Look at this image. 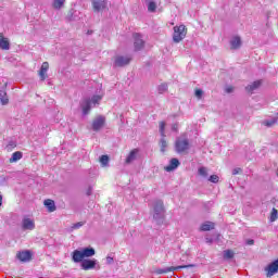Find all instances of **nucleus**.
<instances>
[{
    "label": "nucleus",
    "mask_w": 278,
    "mask_h": 278,
    "mask_svg": "<svg viewBox=\"0 0 278 278\" xmlns=\"http://www.w3.org/2000/svg\"><path fill=\"white\" fill-rule=\"evenodd\" d=\"M100 163L102 164V166H108V164H110V156L108 155H102L100 157Z\"/></svg>",
    "instance_id": "obj_30"
},
{
    "label": "nucleus",
    "mask_w": 278,
    "mask_h": 278,
    "mask_svg": "<svg viewBox=\"0 0 278 278\" xmlns=\"http://www.w3.org/2000/svg\"><path fill=\"white\" fill-rule=\"evenodd\" d=\"M0 101H1L2 105H8V103L10 102L5 90H0Z\"/></svg>",
    "instance_id": "obj_24"
},
{
    "label": "nucleus",
    "mask_w": 278,
    "mask_h": 278,
    "mask_svg": "<svg viewBox=\"0 0 278 278\" xmlns=\"http://www.w3.org/2000/svg\"><path fill=\"white\" fill-rule=\"evenodd\" d=\"M247 244H248L249 247H253V244H255V240L249 239V240H247Z\"/></svg>",
    "instance_id": "obj_43"
},
{
    "label": "nucleus",
    "mask_w": 278,
    "mask_h": 278,
    "mask_svg": "<svg viewBox=\"0 0 278 278\" xmlns=\"http://www.w3.org/2000/svg\"><path fill=\"white\" fill-rule=\"evenodd\" d=\"M153 218L154 220H162L164 218V202L162 200L153 201Z\"/></svg>",
    "instance_id": "obj_3"
},
{
    "label": "nucleus",
    "mask_w": 278,
    "mask_h": 278,
    "mask_svg": "<svg viewBox=\"0 0 278 278\" xmlns=\"http://www.w3.org/2000/svg\"><path fill=\"white\" fill-rule=\"evenodd\" d=\"M177 153H184L190 149V142L188 139L178 138L175 143Z\"/></svg>",
    "instance_id": "obj_4"
},
{
    "label": "nucleus",
    "mask_w": 278,
    "mask_h": 278,
    "mask_svg": "<svg viewBox=\"0 0 278 278\" xmlns=\"http://www.w3.org/2000/svg\"><path fill=\"white\" fill-rule=\"evenodd\" d=\"M232 257H233V251L231 250L224 251V260H232Z\"/></svg>",
    "instance_id": "obj_31"
},
{
    "label": "nucleus",
    "mask_w": 278,
    "mask_h": 278,
    "mask_svg": "<svg viewBox=\"0 0 278 278\" xmlns=\"http://www.w3.org/2000/svg\"><path fill=\"white\" fill-rule=\"evenodd\" d=\"M165 129H166V123L161 122L160 123V134H161L162 138H166Z\"/></svg>",
    "instance_id": "obj_28"
},
{
    "label": "nucleus",
    "mask_w": 278,
    "mask_h": 278,
    "mask_svg": "<svg viewBox=\"0 0 278 278\" xmlns=\"http://www.w3.org/2000/svg\"><path fill=\"white\" fill-rule=\"evenodd\" d=\"M226 92L228 94H231V92H233V87L229 86V87H226Z\"/></svg>",
    "instance_id": "obj_44"
},
{
    "label": "nucleus",
    "mask_w": 278,
    "mask_h": 278,
    "mask_svg": "<svg viewBox=\"0 0 278 278\" xmlns=\"http://www.w3.org/2000/svg\"><path fill=\"white\" fill-rule=\"evenodd\" d=\"M80 266L83 270H92L97 266V260H84Z\"/></svg>",
    "instance_id": "obj_12"
},
{
    "label": "nucleus",
    "mask_w": 278,
    "mask_h": 278,
    "mask_svg": "<svg viewBox=\"0 0 278 278\" xmlns=\"http://www.w3.org/2000/svg\"><path fill=\"white\" fill-rule=\"evenodd\" d=\"M18 160H23V152L21 151H16L12 154L11 159L9 160V162L11 164H14V162H18Z\"/></svg>",
    "instance_id": "obj_23"
},
{
    "label": "nucleus",
    "mask_w": 278,
    "mask_h": 278,
    "mask_svg": "<svg viewBox=\"0 0 278 278\" xmlns=\"http://www.w3.org/2000/svg\"><path fill=\"white\" fill-rule=\"evenodd\" d=\"M195 97H197V99H201L203 97V90L197 89L195 90Z\"/></svg>",
    "instance_id": "obj_39"
},
{
    "label": "nucleus",
    "mask_w": 278,
    "mask_h": 278,
    "mask_svg": "<svg viewBox=\"0 0 278 278\" xmlns=\"http://www.w3.org/2000/svg\"><path fill=\"white\" fill-rule=\"evenodd\" d=\"M3 205V195L0 194V207Z\"/></svg>",
    "instance_id": "obj_47"
},
{
    "label": "nucleus",
    "mask_w": 278,
    "mask_h": 278,
    "mask_svg": "<svg viewBox=\"0 0 278 278\" xmlns=\"http://www.w3.org/2000/svg\"><path fill=\"white\" fill-rule=\"evenodd\" d=\"M266 277H273L278 273V260L265 267Z\"/></svg>",
    "instance_id": "obj_10"
},
{
    "label": "nucleus",
    "mask_w": 278,
    "mask_h": 278,
    "mask_svg": "<svg viewBox=\"0 0 278 278\" xmlns=\"http://www.w3.org/2000/svg\"><path fill=\"white\" fill-rule=\"evenodd\" d=\"M22 229L24 231H34V229H36V223L34 219L25 217L22 220Z\"/></svg>",
    "instance_id": "obj_9"
},
{
    "label": "nucleus",
    "mask_w": 278,
    "mask_h": 278,
    "mask_svg": "<svg viewBox=\"0 0 278 278\" xmlns=\"http://www.w3.org/2000/svg\"><path fill=\"white\" fill-rule=\"evenodd\" d=\"M80 227H84V223L83 222H78V223L74 224L72 226V229H80Z\"/></svg>",
    "instance_id": "obj_38"
},
{
    "label": "nucleus",
    "mask_w": 278,
    "mask_h": 278,
    "mask_svg": "<svg viewBox=\"0 0 278 278\" xmlns=\"http://www.w3.org/2000/svg\"><path fill=\"white\" fill-rule=\"evenodd\" d=\"M64 3H66V0H54L53 2L54 10H62V8H64Z\"/></svg>",
    "instance_id": "obj_26"
},
{
    "label": "nucleus",
    "mask_w": 278,
    "mask_h": 278,
    "mask_svg": "<svg viewBox=\"0 0 278 278\" xmlns=\"http://www.w3.org/2000/svg\"><path fill=\"white\" fill-rule=\"evenodd\" d=\"M262 86V80H255L251 85L245 87L247 92H253L254 90H257Z\"/></svg>",
    "instance_id": "obj_21"
},
{
    "label": "nucleus",
    "mask_w": 278,
    "mask_h": 278,
    "mask_svg": "<svg viewBox=\"0 0 278 278\" xmlns=\"http://www.w3.org/2000/svg\"><path fill=\"white\" fill-rule=\"evenodd\" d=\"M83 253V257H93V255L97 254V251L94 250V248H83L81 250Z\"/></svg>",
    "instance_id": "obj_16"
},
{
    "label": "nucleus",
    "mask_w": 278,
    "mask_h": 278,
    "mask_svg": "<svg viewBox=\"0 0 278 278\" xmlns=\"http://www.w3.org/2000/svg\"><path fill=\"white\" fill-rule=\"evenodd\" d=\"M93 12H103L108 10V0H92Z\"/></svg>",
    "instance_id": "obj_8"
},
{
    "label": "nucleus",
    "mask_w": 278,
    "mask_h": 278,
    "mask_svg": "<svg viewBox=\"0 0 278 278\" xmlns=\"http://www.w3.org/2000/svg\"><path fill=\"white\" fill-rule=\"evenodd\" d=\"M230 46L231 49H240V47H242V39H240V37L235 36L230 39Z\"/></svg>",
    "instance_id": "obj_17"
},
{
    "label": "nucleus",
    "mask_w": 278,
    "mask_h": 278,
    "mask_svg": "<svg viewBox=\"0 0 278 278\" xmlns=\"http://www.w3.org/2000/svg\"><path fill=\"white\" fill-rule=\"evenodd\" d=\"M92 194V189L89 188V190L87 191V195L90 197Z\"/></svg>",
    "instance_id": "obj_46"
},
{
    "label": "nucleus",
    "mask_w": 278,
    "mask_h": 278,
    "mask_svg": "<svg viewBox=\"0 0 278 278\" xmlns=\"http://www.w3.org/2000/svg\"><path fill=\"white\" fill-rule=\"evenodd\" d=\"M136 157H138V149H134L132 151H130V153L126 157V164H131V162H136Z\"/></svg>",
    "instance_id": "obj_20"
},
{
    "label": "nucleus",
    "mask_w": 278,
    "mask_h": 278,
    "mask_svg": "<svg viewBox=\"0 0 278 278\" xmlns=\"http://www.w3.org/2000/svg\"><path fill=\"white\" fill-rule=\"evenodd\" d=\"M43 205L47 207L48 212H55V202L53 200H45Z\"/></svg>",
    "instance_id": "obj_22"
},
{
    "label": "nucleus",
    "mask_w": 278,
    "mask_h": 278,
    "mask_svg": "<svg viewBox=\"0 0 278 278\" xmlns=\"http://www.w3.org/2000/svg\"><path fill=\"white\" fill-rule=\"evenodd\" d=\"M205 242L206 244H213L214 243V239L211 237H205Z\"/></svg>",
    "instance_id": "obj_41"
},
{
    "label": "nucleus",
    "mask_w": 278,
    "mask_h": 278,
    "mask_svg": "<svg viewBox=\"0 0 278 278\" xmlns=\"http://www.w3.org/2000/svg\"><path fill=\"white\" fill-rule=\"evenodd\" d=\"M148 10L150 12H155V10H157V4H155V2H153V1L149 2Z\"/></svg>",
    "instance_id": "obj_34"
},
{
    "label": "nucleus",
    "mask_w": 278,
    "mask_h": 278,
    "mask_svg": "<svg viewBox=\"0 0 278 278\" xmlns=\"http://www.w3.org/2000/svg\"><path fill=\"white\" fill-rule=\"evenodd\" d=\"M208 181H211V184H218L219 181L218 175L210 176Z\"/></svg>",
    "instance_id": "obj_35"
},
{
    "label": "nucleus",
    "mask_w": 278,
    "mask_h": 278,
    "mask_svg": "<svg viewBox=\"0 0 278 278\" xmlns=\"http://www.w3.org/2000/svg\"><path fill=\"white\" fill-rule=\"evenodd\" d=\"M129 62H131V56L117 55L115 58L113 66H115V68H117V67L122 68L123 66H127V64H129Z\"/></svg>",
    "instance_id": "obj_6"
},
{
    "label": "nucleus",
    "mask_w": 278,
    "mask_h": 278,
    "mask_svg": "<svg viewBox=\"0 0 278 278\" xmlns=\"http://www.w3.org/2000/svg\"><path fill=\"white\" fill-rule=\"evenodd\" d=\"M187 35L188 28H186V25L181 24L179 26H174L173 42L179 45V42H181V40H184Z\"/></svg>",
    "instance_id": "obj_2"
},
{
    "label": "nucleus",
    "mask_w": 278,
    "mask_h": 278,
    "mask_svg": "<svg viewBox=\"0 0 278 278\" xmlns=\"http://www.w3.org/2000/svg\"><path fill=\"white\" fill-rule=\"evenodd\" d=\"M198 175H200V177H207V168L206 167H200L198 169Z\"/></svg>",
    "instance_id": "obj_33"
},
{
    "label": "nucleus",
    "mask_w": 278,
    "mask_h": 278,
    "mask_svg": "<svg viewBox=\"0 0 278 278\" xmlns=\"http://www.w3.org/2000/svg\"><path fill=\"white\" fill-rule=\"evenodd\" d=\"M178 127H179V125L174 124V125L172 126L173 131H177Z\"/></svg>",
    "instance_id": "obj_45"
},
{
    "label": "nucleus",
    "mask_w": 278,
    "mask_h": 278,
    "mask_svg": "<svg viewBox=\"0 0 278 278\" xmlns=\"http://www.w3.org/2000/svg\"><path fill=\"white\" fill-rule=\"evenodd\" d=\"M201 231H211V229H214V223L206 222L205 224L201 225Z\"/></svg>",
    "instance_id": "obj_25"
},
{
    "label": "nucleus",
    "mask_w": 278,
    "mask_h": 278,
    "mask_svg": "<svg viewBox=\"0 0 278 278\" xmlns=\"http://www.w3.org/2000/svg\"><path fill=\"white\" fill-rule=\"evenodd\" d=\"M49 71V62H43L39 71V77L41 81L47 79V72Z\"/></svg>",
    "instance_id": "obj_14"
},
{
    "label": "nucleus",
    "mask_w": 278,
    "mask_h": 278,
    "mask_svg": "<svg viewBox=\"0 0 278 278\" xmlns=\"http://www.w3.org/2000/svg\"><path fill=\"white\" fill-rule=\"evenodd\" d=\"M20 262H29L31 260V253L29 251H23L17 254Z\"/></svg>",
    "instance_id": "obj_19"
},
{
    "label": "nucleus",
    "mask_w": 278,
    "mask_h": 278,
    "mask_svg": "<svg viewBox=\"0 0 278 278\" xmlns=\"http://www.w3.org/2000/svg\"><path fill=\"white\" fill-rule=\"evenodd\" d=\"M132 38L135 51H142V49H144V39H142V35L136 33L132 35Z\"/></svg>",
    "instance_id": "obj_7"
},
{
    "label": "nucleus",
    "mask_w": 278,
    "mask_h": 278,
    "mask_svg": "<svg viewBox=\"0 0 278 278\" xmlns=\"http://www.w3.org/2000/svg\"><path fill=\"white\" fill-rule=\"evenodd\" d=\"M101 96H93L91 99L86 98L80 102V108L83 110L84 116H87V114H90V110H92V105H99L101 103Z\"/></svg>",
    "instance_id": "obj_1"
},
{
    "label": "nucleus",
    "mask_w": 278,
    "mask_h": 278,
    "mask_svg": "<svg viewBox=\"0 0 278 278\" xmlns=\"http://www.w3.org/2000/svg\"><path fill=\"white\" fill-rule=\"evenodd\" d=\"M277 218H278V211H277V208H273L271 214H270V223H275V220H277Z\"/></svg>",
    "instance_id": "obj_32"
},
{
    "label": "nucleus",
    "mask_w": 278,
    "mask_h": 278,
    "mask_svg": "<svg viewBox=\"0 0 278 278\" xmlns=\"http://www.w3.org/2000/svg\"><path fill=\"white\" fill-rule=\"evenodd\" d=\"M165 138L166 137H162L160 140L161 153H166V147H168Z\"/></svg>",
    "instance_id": "obj_27"
},
{
    "label": "nucleus",
    "mask_w": 278,
    "mask_h": 278,
    "mask_svg": "<svg viewBox=\"0 0 278 278\" xmlns=\"http://www.w3.org/2000/svg\"><path fill=\"white\" fill-rule=\"evenodd\" d=\"M182 268H194V265L189 264V265H179V266H172V267H165V268H160L156 270L157 275H164L166 273H174V270H181Z\"/></svg>",
    "instance_id": "obj_5"
},
{
    "label": "nucleus",
    "mask_w": 278,
    "mask_h": 278,
    "mask_svg": "<svg viewBox=\"0 0 278 278\" xmlns=\"http://www.w3.org/2000/svg\"><path fill=\"white\" fill-rule=\"evenodd\" d=\"M240 173H242V168L240 167L232 169V175H239Z\"/></svg>",
    "instance_id": "obj_40"
},
{
    "label": "nucleus",
    "mask_w": 278,
    "mask_h": 278,
    "mask_svg": "<svg viewBox=\"0 0 278 278\" xmlns=\"http://www.w3.org/2000/svg\"><path fill=\"white\" fill-rule=\"evenodd\" d=\"M0 49L3 51H10V40L3 37V35H0Z\"/></svg>",
    "instance_id": "obj_18"
},
{
    "label": "nucleus",
    "mask_w": 278,
    "mask_h": 278,
    "mask_svg": "<svg viewBox=\"0 0 278 278\" xmlns=\"http://www.w3.org/2000/svg\"><path fill=\"white\" fill-rule=\"evenodd\" d=\"M179 167V160L172 159L169 161V164L165 167V170L167 173H173V170L177 169Z\"/></svg>",
    "instance_id": "obj_15"
},
{
    "label": "nucleus",
    "mask_w": 278,
    "mask_h": 278,
    "mask_svg": "<svg viewBox=\"0 0 278 278\" xmlns=\"http://www.w3.org/2000/svg\"><path fill=\"white\" fill-rule=\"evenodd\" d=\"M159 93L160 94H164V92H166V90H168V85L167 84H161L157 87Z\"/></svg>",
    "instance_id": "obj_29"
},
{
    "label": "nucleus",
    "mask_w": 278,
    "mask_h": 278,
    "mask_svg": "<svg viewBox=\"0 0 278 278\" xmlns=\"http://www.w3.org/2000/svg\"><path fill=\"white\" fill-rule=\"evenodd\" d=\"M276 123H277L276 119H269V121H265V122H264V125H265L266 127H273V125H275Z\"/></svg>",
    "instance_id": "obj_37"
},
{
    "label": "nucleus",
    "mask_w": 278,
    "mask_h": 278,
    "mask_svg": "<svg viewBox=\"0 0 278 278\" xmlns=\"http://www.w3.org/2000/svg\"><path fill=\"white\" fill-rule=\"evenodd\" d=\"M84 253L81 252V250H75L73 252V255H72V260L73 262H75V264H79L80 262L83 263L84 262Z\"/></svg>",
    "instance_id": "obj_13"
},
{
    "label": "nucleus",
    "mask_w": 278,
    "mask_h": 278,
    "mask_svg": "<svg viewBox=\"0 0 278 278\" xmlns=\"http://www.w3.org/2000/svg\"><path fill=\"white\" fill-rule=\"evenodd\" d=\"M106 264H114V257L108 256L106 257Z\"/></svg>",
    "instance_id": "obj_42"
},
{
    "label": "nucleus",
    "mask_w": 278,
    "mask_h": 278,
    "mask_svg": "<svg viewBox=\"0 0 278 278\" xmlns=\"http://www.w3.org/2000/svg\"><path fill=\"white\" fill-rule=\"evenodd\" d=\"M14 148H16V142L14 141H10L5 147L7 151H12Z\"/></svg>",
    "instance_id": "obj_36"
},
{
    "label": "nucleus",
    "mask_w": 278,
    "mask_h": 278,
    "mask_svg": "<svg viewBox=\"0 0 278 278\" xmlns=\"http://www.w3.org/2000/svg\"><path fill=\"white\" fill-rule=\"evenodd\" d=\"M105 125V117L103 116H98L96 119L92 122V130L93 131H99L101 127Z\"/></svg>",
    "instance_id": "obj_11"
}]
</instances>
